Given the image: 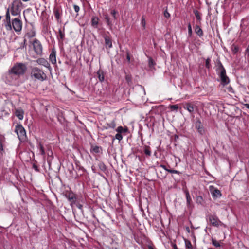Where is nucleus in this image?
<instances>
[{"instance_id": "33", "label": "nucleus", "mask_w": 249, "mask_h": 249, "mask_svg": "<svg viewBox=\"0 0 249 249\" xmlns=\"http://www.w3.org/2000/svg\"><path fill=\"white\" fill-rule=\"evenodd\" d=\"M110 13H111V15L113 16L114 20H116V19H117V18H118V16H117L118 12L115 10L114 9V10H111Z\"/></svg>"}, {"instance_id": "21", "label": "nucleus", "mask_w": 249, "mask_h": 249, "mask_svg": "<svg viewBox=\"0 0 249 249\" xmlns=\"http://www.w3.org/2000/svg\"><path fill=\"white\" fill-rule=\"evenodd\" d=\"M184 192L185 194L186 198V200H187V205L189 206L190 205L191 201H192L189 192L187 190H186Z\"/></svg>"}, {"instance_id": "14", "label": "nucleus", "mask_w": 249, "mask_h": 249, "mask_svg": "<svg viewBox=\"0 0 249 249\" xmlns=\"http://www.w3.org/2000/svg\"><path fill=\"white\" fill-rule=\"evenodd\" d=\"M5 142V137L2 135L0 134V152L2 155L4 152L3 143Z\"/></svg>"}, {"instance_id": "24", "label": "nucleus", "mask_w": 249, "mask_h": 249, "mask_svg": "<svg viewBox=\"0 0 249 249\" xmlns=\"http://www.w3.org/2000/svg\"><path fill=\"white\" fill-rule=\"evenodd\" d=\"M102 149L101 147L98 146H92L91 148V151L95 153H99L100 152V150Z\"/></svg>"}, {"instance_id": "13", "label": "nucleus", "mask_w": 249, "mask_h": 249, "mask_svg": "<svg viewBox=\"0 0 249 249\" xmlns=\"http://www.w3.org/2000/svg\"><path fill=\"white\" fill-rule=\"evenodd\" d=\"M104 37L106 48L108 47L109 49L112 48V44L111 39L107 36H105Z\"/></svg>"}, {"instance_id": "42", "label": "nucleus", "mask_w": 249, "mask_h": 249, "mask_svg": "<svg viewBox=\"0 0 249 249\" xmlns=\"http://www.w3.org/2000/svg\"><path fill=\"white\" fill-rule=\"evenodd\" d=\"M168 172L170 173H175L178 174H180V172L179 171L172 169H169V170H168Z\"/></svg>"}, {"instance_id": "29", "label": "nucleus", "mask_w": 249, "mask_h": 249, "mask_svg": "<svg viewBox=\"0 0 249 249\" xmlns=\"http://www.w3.org/2000/svg\"><path fill=\"white\" fill-rule=\"evenodd\" d=\"M185 247L187 249H192V245L190 241L188 240H185Z\"/></svg>"}, {"instance_id": "28", "label": "nucleus", "mask_w": 249, "mask_h": 249, "mask_svg": "<svg viewBox=\"0 0 249 249\" xmlns=\"http://www.w3.org/2000/svg\"><path fill=\"white\" fill-rule=\"evenodd\" d=\"M14 1H15V10L20 12L19 8L20 5H22V3L20 1H19L16 3V0H15Z\"/></svg>"}, {"instance_id": "48", "label": "nucleus", "mask_w": 249, "mask_h": 249, "mask_svg": "<svg viewBox=\"0 0 249 249\" xmlns=\"http://www.w3.org/2000/svg\"><path fill=\"white\" fill-rule=\"evenodd\" d=\"M160 167H161V168H163L165 170H166V171H167V172H168V170H169V169H167V168H166V166H165V165H164L161 164V165H160Z\"/></svg>"}, {"instance_id": "57", "label": "nucleus", "mask_w": 249, "mask_h": 249, "mask_svg": "<svg viewBox=\"0 0 249 249\" xmlns=\"http://www.w3.org/2000/svg\"><path fill=\"white\" fill-rule=\"evenodd\" d=\"M126 79L127 80V81H129V80H130L128 76H126Z\"/></svg>"}, {"instance_id": "20", "label": "nucleus", "mask_w": 249, "mask_h": 249, "mask_svg": "<svg viewBox=\"0 0 249 249\" xmlns=\"http://www.w3.org/2000/svg\"><path fill=\"white\" fill-rule=\"evenodd\" d=\"M195 31L196 34L200 37L202 36L203 35V32L201 28L199 25H196L195 28Z\"/></svg>"}, {"instance_id": "37", "label": "nucleus", "mask_w": 249, "mask_h": 249, "mask_svg": "<svg viewBox=\"0 0 249 249\" xmlns=\"http://www.w3.org/2000/svg\"><path fill=\"white\" fill-rule=\"evenodd\" d=\"M170 108L171 109V110H176L177 111V110L178 108V105H173L170 106Z\"/></svg>"}, {"instance_id": "3", "label": "nucleus", "mask_w": 249, "mask_h": 249, "mask_svg": "<svg viewBox=\"0 0 249 249\" xmlns=\"http://www.w3.org/2000/svg\"><path fill=\"white\" fill-rule=\"evenodd\" d=\"M218 70L220 71L219 76L221 79V83L225 86L230 82L229 77L226 75V70L221 63L219 61L218 63Z\"/></svg>"}, {"instance_id": "60", "label": "nucleus", "mask_w": 249, "mask_h": 249, "mask_svg": "<svg viewBox=\"0 0 249 249\" xmlns=\"http://www.w3.org/2000/svg\"><path fill=\"white\" fill-rule=\"evenodd\" d=\"M34 168H35V169H37V166H35Z\"/></svg>"}, {"instance_id": "56", "label": "nucleus", "mask_w": 249, "mask_h": 249, "mask_svg": "<svg viewBox=\"0 0 249 249\" xmlns=\"http://www.w3.org/2000/svg\"><path fill=\"white\" fill-rule=\"evenodd\" d=\"M237 51H238V48H236V47H235V48H234V51H235V52H236Z\"/></svg>"}, {"instance_id": "30", "label": "nucleus", "mask_w": 249, "mask_h": 249, "mask_svg": "<svg viewBox=\"0 0 249 249\" xmlns=\"http://www.w3.org/2000/svg\"><path fill=\"white\" fill-rule=\"evenodd\" d=\"M194 13L195 14L197 20L200 21L201 20V18L199 12L197 10H194Z\"/></svg>"}, {"instance_id": "9", "label": "nucleus", "mask_w": 249, "mask_h": 249, "mask_svg": "<svg viewBox=\"0 0 249 249\" xmlns=\"http://www.w3.org/2000/svg\"><path fill=\"white\" fill-rule=\"evenodd\" d=\"M209 188L210 191L213 197L218 198L221 196V194L220 191L218 189L215 188L213 186H210Z\"/></svg>"}, {"instance_id": "40", "label": "nucleus", "mask_w": 249, "mask_h": 249, "mask_svg": "<svg viewBox=\"0 0 249 249\" xmlns=\"http://www.w3.org/2000/svg\"><path fill=\"white\" fill-rule=\"evenodd\" d=\"M59 34L60 39L62 40L65 37V34L64 33L62 32L61 29L59 30Z\"/></svg>"}, {"instance_id": "41", "label": "nucleus", "mask_w": 249, "mask_h": 249, "mask_svg": "<svg viewBox=\"0 0 249 249\" xmlns=\"http://www.w3.org/2000/svg\"><path fill=\"white\" fill-rule=\"evenodd\" d=\"M188 34L190 36H191L192 34V30L190 23H188Z\"/></svg>"}, {"instance_id": "22", "label": "nucleus", "mask_w": 249, "mask_h": 249, "mask_svg": "<svg viewBox=\"0 0 249 249\" xmlns=\"http://www.w3.org/2000/svg\"><path fill=\"white\" fill-rule=\"evenodd\" d=\"M53 13H54V16H55L56 19L57 20L58 22H59V20L60 19V14L59 13V9L58 8L55 7L53 9Z\"/></svg>"}, {"instance_id": "43", "label": "nucleus", "mask_w": 249, "mask_h": 249, "mask_svg": "<svg viewBox=\"0 0 249 249\" xmlns=\"http://www.w3.org/2000/svg\"><path fill=\"white\" fill-rule=\"evenodd\" d=\"M107 125L110 128H114L115 127V123L114 121H112L110 124H107Z\"/></svg>"}, {"instance_id": "47", "label": "nucleus", "mask_w": 249, "mask_h": 249, "mask_svg": "<svg viewBox=\"0 0 249 249\" xmlns=\"http://www.w3.org/2000/svg\"><path fill=\"white\" fill-rule=\"evenodd\" d=\"M228 90L229 92H231V93H233V89H232V88L231 87V86H230L228 88Z\"/></svg>"}, {"instance_id": "5", "label": "nucleus", "mask_w": 249, "mask_h": 249, "mask_svg": "<svg viewBox=\"0 0 249 249\" xmlns=\"http://www.w3.org/2000/svg\"><path fill=\"white\" fill-rule=\"evenodd\" d=\"M207 219L213 226L218 227L224 225L215 215L209 214Z\"/></svg>"}, {"instance_id": "15", "label": "nucleus", "mask_w": 249, "mask_h": 249, "mask_svg": "<svg viewBox=\"0 0 249 249\" xmlns=\"http://www.w3.org/2000/svg\"><path fill=\"white\" fill-rule=\"evenodd\" d=\"M49 59L53 64H55L56 63V52L54 50H52L50 55Z\"/></svg>"}, {"instance_id": "45", "label": "nucleus", "mask_w": 249, "mask_h": 249, "mask_svg": "<svg viewBox=\"0 0 249 249\" xmlns=\"http://www.w3.org/2000/svg\"><path fill=\"white\" fill-rule=\"evenodd\" d=\"M74 10L76 12H78L80 10V8L78 5H74L73 6Z\"/></svg>"}, {"instance_id": "4", "label": "nucleus", "mask_w": 249, "mask_h": 249, "mask_svg": "<svg viewBox=\"0 0 249 249\" xmlns=\"http://www.w3.org/2000/svg\"><path fill=\"white\" fill-rule=\"evenodd\" d=\"M15 132L17 133L20 141L24 142L26 140L25 130L21 124H18L16 126Z\"/></svg>"}, {"instance_id": "1", "label": "nucleus", "mask_w": 249, "mask_h": 249, "mask_svg": "<svg viewBox=\"0 0 249 249\" xmlns=\"http://www.w3.org/2000/svg\"><path fill=\"white\" fill-rule=\"evenodd\" d=\"M30 76L35 80L40 81H43L47 78V76L43 71L36 67L31 68Z\"/></svg>"}, {"instance_id": "8", "label": "nucleus", "mask_w": 249, "mask_h": 249, "mask_svg": "<svg viewBox=\"0 0 249 249\" xmlns=\"http://www.w3.org/2000/svg\"><path fill=\"white\" fill-rule=\"evenodd\" d=\"M5 26L7 30H12L11 22L10 20V15L9 13V9L7 10L6 13V17L5 20Z\"/></svg>"}, {"instance_id": "59", "label": "nucleus", "mask_w": 249, "mask_h": 249, "mask_svg": "<svg viewBox=\"0 0 249 249\" xmlns=\"http://www.w3.org/2000/svg\"><path fill=\"white\" fill-rule=\"evenodd\" d=\"M24 2H27L29 0H22Z\"/></svg>"}, {"instance_id": "23", "label": "nucleus", "mask_w": 249, "mask_h": 249, "mask_svg": "<svg viewBox=\"0 0 249 249\" xmlns=\"http://www.w3.org/2000/svg\"><path fill=\"white\" fill-rule=\"evenodd\" d=\"M11 12L12 15L16 16L18 15L20 12L15 10V1H13L12 3V6L11 9Z\"/></svg>"}, {"instance_id": "50", "label": "nucleus", "mask_w": 249, "mask_h": 249, "mask_svg": "<svg viewBox=\"0 0 249 249\" xmlns=\"http://www.w3.org/2000/svg\"><path fill=\"white\" fill-rule=\"evenodd\" d=\"M100 168L102 170H106V166L104 164H103L102 165H101Z\"/></svg>"}, {"instance_id": "49", "label": "nucleus", "mask_w": 249, "mask_h": 249, "mask_svg": "<svg viewBox=\"0 0 249 249\" xmlns=\"http://www.w3.org/2000/svg\"><path fill=\"white\" fill-rule=\"evenodd\" d=\"M126 59H127V61L129 62L130 60V57L129 53L128 52H127Z\"/></svg>"}, {"instance_id": "54", "label": "nucleus", "mask_w": 249, "mask_h": 249, "mask_svg": "<svg viewBox=\"0 0 249 249\" xmlns=\"http://www.w3.org/2000/svg\"><path fill=\"white\" fill-rule=\"evenodd\" d=\"M245 107H246L247 108L249 109V104H245Z\"/></svg>"}, {"instance_id": "2", "label": "nucleus", "mask_w": 249, "mask_h": 249, "mask_svg": "<svg viewBox=\"0 0 249 249\" xmlns=\"http://www.w3.org/2000/svg\"><path fill=\"white\" fill-rule=\"evenodd\" d=\"M27 70L25 64L22 63H17L9 70L10 74H12L18 76L23 75Z\"/></svg>"}, {"instance_id": "27", "label": "nucleus", "mask_w": 249, "mask_h": 249, "mask_svg": "<svg viewBox=\"0 0 249 249\" xmlns=\"http://www.w3.org/2000/svg\"><path fill=\"white\" fill-rule=\"evenodd\" d=\"M116 130L118 133H125L127 132L128 129L127 127L124 128L122 126H120L118 127Z\"/></svg>"}, {"instance_id": "7", "label": "nucleus", "mask_w": 249, "mask_h": 249, "mask_svg": "<svg viewBox=\"0 0 249 249\" xmlns=\"http://www.w3.org/2000/svg\"><path fill=\"white\" fill-rule=\"evenodd\" d=\"M32 44L34 51L36 54L39 55H42L43 48L40 42L37 39H35L34 40Z\"/></svg>"}, {"instance_id": "11", "label": "nucleus", "mask_w": 249, "mask_h": 249, "mask_svg": "<svg viewBox=\"0 0 249 249\" xmlns=\"http://www.w3.org/2000/svg\"><path fill=\"white\" fill-rule=\"evenodd\" d=\"M36 62L38 65L43 66L46 68H49L50 67V64L48 61L43 58L37 59Z\"/></svg>"}, {"instance_id": "25", "label": "nucleus", "mask_w": 249, "mask_h": 249, "mask_svg": "<svg viewBox=\"0 0 249 249\" xmlns=\"http://www.w3.org/2000/svg\"><path fill=\"white\" fill-rule=\"evenodd\" d=\"M143 150L145 155H146L148 156H150L151 153L150 150V148L149 146H144L143 147Z\"/></svg>"}, {"instance_id": "44", "label": "nucleus", "mask_w": 249, "mask_h": 249, "mask_svg": "<svg viewBox=\"0 0 249 249\" xmlns=\"http://www.w3.org/2000/svg\"><path fill=\"white\" fill-rule=\"evenodd\" d=\"M164 16L166 18H169L170 17V15L167 11V9L164 12Z\"/></svg>"}, {"instance_id": "17", "label": "nucleus", "mask_w": 249, "mask_h": 249, "mask_svg": "<svg viewBox=\"0 0 249 249\" xmlns=\"http://www.w3.org/2000/svg\"><path fill=\"white\" fill-rule=\"evenodd\" d=\"M184 108L187 109L190 113H192L194 111V107L191 103H187Z\"/></svg>"}, {"instance_id": "6", "label": "nucleus", "mask_w": 249, "mask_h": 249, "mask_svg": "<svg viewBox=\"0 0 249 249\" xmlns=\"http://www.w3.org/2000/svg\"><path fill=\"white\" fill-rule=\"evenodd\" d=\"M11 25L15 32H19L22 29V22L19 18H16L12 20Z\"/></svg>"}, {"instance_id": "12", "label": "nucleus", "mask_w": 249, "mask_h": 249, "mask_svg": "<svg viewBox=\"0 0 249 249\" xmlns=\"http://www.w3.org/2000/svg\"><path fill=\"white\" fill-rule=\"evenodd\" d=\"M15 115L19 119L22 120L24 117V111L21 108L17 109L15 111Z\"/></svg>"}, {"instance_id": "10", "label": "nucleus", "mask_w": 249, "mask_h": 249, "mask_svg": "<svg viewBox=\"0 0 249 249\" xmlns=\"http://www.w3.org/2000/svg\"><path fill=\"white\" fill-rule=\"evenodd\" d=\"M195 127L197 129L198 132L201 134L203 135L204 132V128L201 124V121L199 119H197L195 123Z\"/></svg>"}, {"instance_id": "35", "label": "nucleus", "mask_w": 249, "mask_h": 249, "mask_svg": "<svg viewBox=\"0 0 249 249\" xmlns=\"http://www.w3.org/2000/svg\"><path fill=\"white\" fill-rule=\"evenodd\" d=\"M210 61H211V59L209 58H208L206 60L205 66L208 69H209L211 68Z\"/></svg>"}, {"instance_id": "58", "label": "nucleus", "mask_w": 249, "mask_h": 249, "mask_svg": "<svg viewBox=\"0 0 249 249\" xmlns=\"http://www.w3.org/2000/svg\"><path fill=\"white\" fill-rule=\"evenodd\" d=\"M25 36H28V37H31L28 33Z\"/></svg>"}, {"instance_id": "16", "label": "nucleus", "mask_w": 249, "mask_h": 249, "mask_svg": "<svg viewBox=\"0 0 249 249\" xmlns=\"http://www.w3.org/2000/svg\"><path fill=\"white\" fill-rule=\"evenodd\" d=\"M99 18L96 16H93L91 18V25L95 28H97L99 24Z\"/></svg>"}, {"instance_id": "19", "label": "nucleus", "mask_w": 249, "mask_h": 249, "mask_svg": "<svg viewBox=\"0 0 249 249\" xmlns=\"http://www.w3.org/2000/svg\"><path fill=\"white\" fill-rule=\"evenodd\" d=\"M97 77L100 82H103L104 81V71L99 69L97 72Z\"/></svg>"}, {"instance_id": "53", "label": "nucleus", "mask_w": 249, "mask_h": 249, "mask_svg": "<svg viewBox=\"0 0 249 249\" xmlns=\"http://www.w3.org/2000/svg\"><path fill=\"white\" fill-rule=\"evenodd\" d=\"M173 249H178L177 245L175 244L173 245Z\"/></svg>"}, {"instance_id": "26", "label": "nucleus", "mask_w": 249, "mask_h": 249, "mask_svg": "<svg viewBox=\"0 0 249 249\" xmlns=\"http://www.w3.org/2000/svg\"><path fill=\"white\" fill-rule=\"evenodd\" d=\"M104 18H105L107 25L109 27H111L113 25V23H112V21L110 20V18H109L107 14L105 15Z\"/></svg>"}, {"instance_id": "52", "label": "nucleus", "mask_w": 249, "mask_h": 249, "mask_svg": "<svg viewBox=\"0 0 249 249\" xmlns=\"http://www.w3.org/2000/svg\"><path fill=\"white\" fill-rule=\"evenodd\" d=\"M247 53H248V55L249 56V44L248 45L247 49H246Z\"/></svg>"}, {"instance_id": "38", "label": "nucleus", "mask_w": 249, "mask_h": 249, "mask_svg": "<svg viewBox=\"0 0 249 249\" xmlns=\"http://www.w3.org/2000/svg\"><path fill=\"white\" fill-rule=\"evenodd\" d=\"M122 133H117L115 135V138L119 141H121L123 139V136L121 134Z\"/></svg>"}, {"instance_id": "46", "label": "nucleus", "mask_w": 249, "mask_h": 249, "mask_svg": "<svg viewBox=\"0 0 249 249\" xmlns=\"http://www.w3.org/2000/svg\"><path fill=\"white\" fill-rule=\"evenodd\" d=\"M26 45H27V44H26V39L25 38L24 39V41H23V45H22L21 46V47L22 48H25L26 47Z\"/></svg>"}, {"instance_id": "55", "label": "nucleus", "mask_w": 249, "mask_h": 249, "mask_svg": "<svg viewBox=\"0 0 249 249\" xmlns=\"http://www.w3.org/2000/svg\"><path fill=\"white\" fill-rule=\"evenodd\" d=\"M149 249H154L151 246H149L148 247Z\"/></svg>"}, {"instance_id": "39", "label": "nucleus", "mask_w": 249, "mask_h": 249, "mask_svg": "<svg viewBox=\"0 0 249 249\" xmlns=\"http://www.w3.org/2000/svg\"><path fill=\"white\" fill-rule=\"evenodd\" d=\"M141 24H142V26L144 28H145V25H146V21H145V18H144V17L143 16H142V18Z\"/></svg>"}, {"instance_id": "31", "label": "nucleus", "mask_w": 249, "mask_h": 249, "mask_svg": "<svg viewBox=\"0 0 249 249\" xmlns=\"http://www.w3.org/2000/svg\"><path fill=\"white\" fill-rule=\"evenodd\" d=\"M155 65V63L151 57L148 58V66L150 68H153Z\"/></svg>"}, {"instance_id": "34", "label": "nucleus", "mask_w": 249, "mask_h": 249, "mask_svg": "<svg viewBox=\"0 0 249 249\" xmlns=\"http://www.w3.org/2000/svg\"><path fill=\"white\" fill-rule=\"evenodd\" d=\"M203 201V198L201 196H198L196 197V202L197 203L202 204Z\"/></svg>"}, {"instance_id": "32", "label": "nucleus", "mask_w": 249, "mask_h": 249, "mask_svg": "<svg viewBox=\"0 0 249 249\" xmlns=\"http://www.w3.org/2000/svg\"><path fill=\"white\" fill-rule=\"evenodd\" d=\"M212 243L213 245L215 246V247H219L220 246V244L219 242L215 239L212 238Z\"/></svg>"}, {"instance_id": "51", "label": "nucleus", "mask_w": 249, "mask_h": 249, "mask_svg": "<svg viewBox=\"0 0 249 249\" xmlns=\"http://www.w3.org/2000/svg\"><path fill=\"white\" fill-rule=\"evenodd\" d=\"M76 206L79 208L81 209L82 208V205L80 204L79 203L76 204Z\"/></svg>"}, {"instance_id": "18", "label": "nucleus", "mask_w": 249, "mask_h": 249, "mask_svg": "<svg viewBox=\"0 0 249 249\" xmlns=\"http://www.w3.org/2000/svg\"><path fill=\"white\" fill-rule=\"evenodd\" d=\"M66 197L68 200L70 201L71 204L75 203V195L72 193H69L66 195Z\"/></svg>"}, {"instance_id": "36", "label": "nucleus", "mask_w": 249, "mask_h": 249, "mask_svg": "<svg viewBox=\"0 0 249 249\" xmlns=\"http://www.w3.org/2000/svg\"><path fill=\"white\" fill-rule=\"evenodd\" d=\"M39 149L40 154L42 155H44L45 151L43 147V145L41 143H39Z\"/></svg>"}]
</instances>
